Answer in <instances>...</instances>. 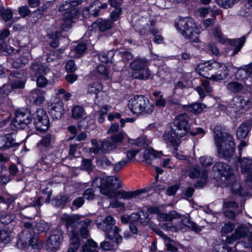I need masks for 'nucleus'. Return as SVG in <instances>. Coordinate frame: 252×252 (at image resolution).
<instances>
[{"mask_svg": "<svg viewBox=\"0 0 252 252\" xmlns=\"http://www.w3.org/2000/svg\"><path fill=\"white\" fill-rule=\"evenodd\" d=\"M92 187L99 189L100 193L109 198L119 197L120 199L130 200L133 198L132 191L124 190L117 191L122 188V181L115 176H109L103 178L96 177L93 179Z\"/></svg>", "mask_w": 252, "mask_h": 252, "instance_id": "obj_1", "label": "nucleus"}, {"mask_svg": "<svg viewBox=\"0 0 252 252\" xmlns=\"http://www.w3.org/2000/svg\"><path fill=\"white\" fill-rule=\"evenodd\" d=\"M178 31L190 42L198 43V30L194 19L190 17L180 18L175 23Z\"/></svg>", "mask_w": 252, "mask_h": 252, "instance_id": "obj_2", "label": "nucleus"}, {"mask_svg": "<svg viewBox=\"0 0 252 252\" xmlns=\"http://www.w3.org/2000/svg\"><path fill=\"white\" fill-rule=\"evenodd\" d=\"M213 169L225 178L226 182L231 185V190L234 193L239 195H243V190L239 182L235 179L233 170L228 164L223 162H218L214 165Z\"/></svg>", "mask_w": 252, "mask_h": 252, "instance_id": "obj_3", "label": "nucleus"}, {"mask_svg": "<svg viewBox=\"0 0 252 252\" xmlns=\"http://www.w3.org/2000/svg\"><path fill=\"white\" fill-rule=\"evenodd\" d=\"M189 120V116L186 113L180 114L175 117L172 127L175 135L179 136V137H182L189 132H190L192 136L198 134H205L203 129L200 127L197 128L195 131H190Z\"/></svg>", "mask_w": 252, "mask_h": 252, "instance_id": "obj_4", "label": "nucleus"}, {"mask_svg": "<svg viewBox=\"0 0 252 252\" xmlns=\"http://www.w3.org/2000/svg\"><path fill=\"white\" fill-rule=\"evenodd\" d=\"M248 34L249 33L245 34L239 38L229 39L223 36L220 27H216L213 31V35L217 41L221 44L227 42L228 45L234 47L230 49V50H232V52L230 54L231 56H235L241 51L246 42Z\"/></svg>", "mask_w": 252, "mask_h": 252, "instance_id": "obj_5", "label": "nucleus"}, {"mask_svg": "<svg viewBox=\"0 0 252 252\" xmlns=\"http://www.w3.org/2000/svg\"><path fill=\"white\" fill-rule=\"evenodd\" d=\"M147 63V60L145 58H139L134 59L130 63V67L132 71V76L134 78L146 80L149 78L151 73Z\"/></svg>", "mask_w": 252, "mask_h": 252, "instance_id": "obj_6", "label": "nucleus"}, {"mask_svg": "<svg viewBox=\"0 0 252 252\" xmlns=\"http://www.w3.org/2000/svg\"><path fill=\"white\" fill-rule=\"evenodd\" d=\"M224 137L225 139L216 146L219 156L229 161L234 155L235 145L234 139L231 135L226 134Z\"/></svg>", "mask_w": 252, "mask_h": 252, "instance_id": "obj_7", "label": "nucleus"}, {"mask_svg": "<svg viewBox=\"0 0 252 252\" xmlns=\"http://www.w3.org/2000/svg\"><path fill=\"white\" fill-rule=\"evenodd\" d=\"M206 71L215 70V74L212 75L213 80L219 81L225 78L228 75L229 70L227 66L224 63L211 60L205 63Z\"/></svg>", "mask_w": 252, "mask_h": 252, "instance_id": "obj_8", "label": "nucleus"}, {"mask_svg": "<svg viewBox=\"0 0 252 252\" xmlns=\"http://www.w3.org/2000/svg\"><path fill=\"white\" fill-rule=\"evenodd\" d=\"M129 110H154V104L150 103L147 97L142 95H136L131 98L128 103Z\"/></svg>", "mask_w": 252, "mask_h": 252, "instance_id": "obj_9", "label": "nucleus"}, {"mask_svg": "<svg viewBox=\"0 0 252 252\" xmlns=\"http://www.w3.org/2000/svg\"><path fill=\"white\" fill-rule=\"evenodd\" d=\"M242 173L245 178L246 185L252 189V159L249 158H238Z\"/></svg>", "mask_w": 252, "mask_h": 252, "instance_id": "obj_10", "label": "nucleus"}, {"mask_svg": "<svg viewBox=\"0 0 252 252\" xmlns=\"http://www.w3.org/2000/svg\"><path fill=\"white\" fill-rule=\"evenodd\" d=\"M103 88L102 83L97 81H94L88 85L87 93L90 95H94V103L98 105L99 109L103 108L104 110H108L106 105L100 104L101 100L99 99V94L103 93Z\"/></svg>", "mask_w": 252, "mask_h": 252, "instance_id": "obj_11", "label": "nucleus"}, {"mask_svg": "<svg viewBox=\"0 0 252 252\" xmlns=\"http://www.w3.org/2000/svg\"><path fill=\"white\" fill-rule=\"evenodd\" d=\"M34 124L36 129L39 131L47 130L49 126L48 115L45 111H35L32 114Z\"/></svg>", "mask_w": 252, "mask_h": 252, "instance_id": "obj_12", "label": "nucleus"}, {"mask_svg": "<svg viewBox=\"0 0 252 252\" xmlns=\"http://www.w3.org/2000/svg\"><path fill=\"white\" fill-rule=\"evenodd\" d=\"M234 70L235 78L239 81H245V80H249L251 81L252 74V62L250 63L244 65L237 68L234 67Z\"/></svg>", "mask_w": 252, "mask_h": 252, "instance_id": "obj_13", "label": "nucleus"}, {"mask_svg": "<svg viewBox=\"0 0 252 252\" xmlns=\"http://www.w3.org/2000/svg\"><path fill=\"white\" fill-rule=\"evenodd\" d=\"M29 71L30 77L32 80H34L35 78L38 76L47 75L49 72L47 65L37 60L31 63Z\"/></svg>", "mask_w": 252, "mask_h": 252, "instance_id": "obj_14", "label": "nucleus"}, {"mask_svg": "<svg viewBox=\"0 0 252 252\" xmlns=\"http://www.w3.org/2000/svg\"><path fill=\"white\" fill-rule=\"evenodd\" d=\"M189 176L191 178H198L196 186L202 188L206 183L208 172L205 169L201 170L199 167H193L190 170Z\"/></svg>", "mask_w": 252, "mask_h": 252, "instance_id": "obj_15", "label": "nucleus"}, {"mask_svg": "<svg viewBox=\"0 0 252 252\" xmlns=\"http://www.w3.org/2000/svg\"><path fill=\"white\" fill-rule=\"evenodd\" d=\"M15 117L14 121L15 123V125L20 128H24L28 124H29L32 121V113L31 111H15Z\"/></svg>", "mask_w": 252, "mask_h": 252, "instance_id": "obj_16", "label": "nucleus"}, {"mask_svg": "<svg viewBox=\"0 0 252 252\" xmlns=\"http://www.w3.org/2000/svg\"><path fill=\"white\" fill-rule=\"evenodd\" d=\"M22 241H23L26 245L31 246L34 249L40 250L41 249L42 242L39 241L38 236L34 235L32 236L28 231H24L20 236Z\"/></svg>", "mask_w": 252, "mask_h": 252, "instance_id": "obj_17", "label": "nucleus"}, {"mask_svg": "<svg viewBox=\"0 0 252 252\" xmlns=\"http://www.w3.org/2000/svg\"><path fill=\"white\" fill-rule=\"evenodd\" d=\"M179 137V136L174 134L172 127L171 131L165 132L162 136L163 140L168 145L173 146L176 151L177 150L178 146L181 143Z\"/></svg>", "mask_w": 252, "mask_h": 252, "instance_id": "obj_18", "label": "nucleus"}, {"mask_svg": "<svg viewBox=\"0 0 252 252\" xmlns=\"http://www.w3.org/2000/svg\"><path fill=\"white\" fill-rule=\"evenodd\" d=\"M114 23L110 19H104L102 18H99L93 23L92 28H98L100 32H104L111 29Z\"/></svg>", "mask_w": 252, "mask_h": 252, "instance_id": "obj_19", "label": "nucleus"}, {"mask_svg": "<svg viewBox=\"0 0 252 252\" xmlns=\"http://www.w3.org/2000/svg\"><path fill=\"white\" fill-rule=\"evenodd\" d=\"M252 126V119L243 122L238 127L236 135L239 139H244L248 136Z\"/></svg>", "mask_w": 252, "mask_h": 252, "instance_id": "obj_20", "label": "nucleus"}, {"mask_svg": "<svg viewBox=\"0 0 252 252\" xmlns=\"http://www.w3.org/2000/svg\"><path fill=\"white\" fill-rule=\"evenodd\" d=\"M61 243V234L60 233L52 234L47 242V249L51 252H54L59 249Z\"/></svg>", "mask_w": 252, "mask_h": 252, "instance_id": "obj_21", "label": "nucleus"}, {"mask_svg": "<svg viewBox=\"0 0 252 252\" xmlns=\"http://www.w3.org/2000/svg\"><path fill=\"white\" fill-rule=\"evenodd\" d=\"M45 92L39 89H34L32 92L30 100L35 105H39L45 101Z\"/></svg>", "mask_w": 252, "mask_h": 252, "instance_id": "obj_22", "label": "nucleus"}, {"mask_svg": "<svg viewBox=\"0 0 252 252\" xmlns=\"http://www.w3.org/2000/svg\"><path fill=\"white\" fill-rule=\"evenodd\" d=\"M120 229L117 226H115L105 232L106 237L110 240H113L117 244H120L122 242L123 238L119 234Z\"/></svg>", "mask_w": 252, "mask_h": 252, "instance_id": "obj_23", "label": "nucleus"}, {"mask_svg": "<svg viewBox=\"0 0 252 252\" xmlns=\"http://www.w3.org/2000/svg\"><path fill=\"white\" fill-rule=\"evenodd\" d=\"M46 104H47V106L45 108H37L36 110H45V109L47 110H56V109L58 110H65L63 108V101L58 98H56L53 102L47 101Z\"/></svg>", "mask_w": 252, "mask_h": 252, "instance_id": "obj_24", "label": "nucleus"}, {"mask_svg": "<svg viewBox=\"0 0 252 252\" xmlns=\"http://www.w3.org/2000/svg\"><path fill=\"white\" fill-rule=\"evenodd\" d=\"M84 218L82 215H74L72 216L64 215L63 218V220L65 223L66 226L74 227L76 223H79V220Z\"/></svg>", "mask_w": 252, "mask_h": 252, "instance_id": "obj_25", "label": "nucleus"}, {"mask_svg": "<svg viewBox=\"0 0 252 252\" xmlns=\"http://www.w3.org/2000/svg\"><path fill=\"white\" fill-rule=\"evenodd\" d=\"M115 220L111 216H107L102 222L97 224L98 227L101 228L104 232H106L114 227Z\"/></svg>", "mask_w": 252, "mask_h": 252, "instance_id": "obj_26", "label": "nucleus"}, {"mask_svg": "<svg viewBox=\"0 0 252 252\" xmlns=\"http://www.w3.org/2000/svg\"><path fill=\"white\" fill-rule=\"evenodd\" d=\"M114 55L115 53L113 50L102 52L99 54L98 58L100 61L102 63H113L114 62Z\"/></svg>", "mask_w": 252, "mask_h": 252, "instance_id": "obj_27", "label": "nucleus"}, {"mask_svg": "<svg viewBox=\"0 0 252 252\" xmlns=\"http://www.w3.org/2000/svg\"><path fill=\"white\" fill-rule=\"evenodd\" d=\"M162 155L160 152H157L153 149H148L145 150L143 154V158L147 163L151 164V160L156 158H159Z\"/></svg>", "mask_w": 252, "mask_h": 252, "instance_id": "obj_28", "label": "nucleus"}, {"mask_svg": "<svg viewBox=\"0 0 252 252\" xmlns=\"http://www.w3.org/2000/svg\"><path fill=\"white\" fill-rule=\"evenodd\" d=\"M12 231L8 227L0 228V242L5 244L9 243L12 237Z\"/></svg>", "mask_w": 252, "mask_h": 252, "instance_id": "obj_29", "label": "nucleus"}, {"mask_svg": "<svg viewBox=\"0 0 252 252\" xmlns=\"http://www.w3.org/2000/svg\"><path fill=\"white\" fill-rule=\"evenodd\" d=\"M226 134H228L223 132L221 126H216L214 128V137L216 145L219 144L220 142L223 140Z\"/></svg>", "mask_w": 252, "mask_h": 252, "instance_id": "obj_30", "label": "nucleus"}, {"mask_svg": "<svg viewBox=\"0 0 252 252\" xmlns=\"http://www.w3.org/2000/svg\"><path fill=\"white\" fill-rule=\"evenodd\" d=\"M249 231V227L245 224H241L238 226L235 230L234 236L236 239H240L246 237Z\"/></svg>", "mask_w": 252, "mask_h": 252, "instance_id": "obj_31", "label": "nucleus"}, {"mask_svg": "<svg viewBox=\"0 0 252 252\" xmlns=\"http://www.w3.org/2000/svg\"><path fill=\"white\" fill-rule=\"evenodd\" d=\"M237 103H239L238 107L244 109L245 110H248L252 107V101L250 99H245L243 96H239L237 98Z\"/></svg>", "mask_w": 252, "mask_h": 252, "instance_id": "obj_32", "label": "nucleus"}, {"mask_svg": "<svg viewBox=\"0 0 252 252\" xmlns=\"http://www.w3.org/2000/svg\"><path fill=\"white\" fill-rule=\"evenodd\" d=\"M226 88L230 92L236 94L241 91L244 87L241 83L237 81H231L227 83Z\"/></svg>", "mask_w": 252, "mask_h": 252, "instance_id": "obj_33", "label": "nucleus"}, {"mask_svg": "<svg viewBox=\"0 0 252 252\" xmlns=\"http://www.w3.org/2000/svg\"><path fill=\"white\" fill-rule=\"evenodd\" d=\"M97 247V244L92 239H90L83 246L82 252H98L96 250Z\"/></svg>", "mask_w": 252, "mask_h": 252, "instance_id": "obj_34", "label": "nucleus"}, {"mask_svg": "<svg viewBox=\"0 0 252 252\" xmlns=\"http://www.w3.org/2000/svg\"><path fill=\"white\" fill-rule=\"evenodd\" d=\"M182 222L185 226L188 227L196 232H199L201 230V227L198 226L195 222L192 221L189 217H185L183 219Z\"/></svg>", "mask_w": 252, "mask_h": 252, "instance_id": "obj_35", "label": "nucleus"}, {"mask_svg": "<svg viewBox=\"0 0 252 252\" xmlns=\"http://www.w3.org/2000/svg\"><path fill=\"white\" fill-rule=\"evenodd\" d=\"M14 51L13 47L8 45L6 41L0 40V54L7 56Z\"/></svg>", "mask_w": 252, "mask_h": 252, "instance_id": "obj_36", "label": "nucleus"}, {"mask_svg": "<svg viewBox=\"0 0 252 252\" xmlns=\"http://www.w3.org/2000/svg\"><path fill=\"white\" fill-rule=\"evenodd\" d=\"M3 140L4 142V144L3 146L0 147L1 150H4L5 148L17 147L19 145V144L15 142V139L11 135H7L6 137L3 138Z\"/></svg>", "mask_w": 252, "mask_h": 252, "instance_id": "obj_37", "label": "nucleus"}, {"mask_svg": "<svg viewBox=\"0 0 252 252\" xmlns=\"http://www.w3.org/2000/svg\"><path fill=\"white\" fill-rule=\"evenodd\" d=\"M28 62V60L24 56L15 58L12 63L13 68L16 69H20L24 66Z\"/></svg>", "mask_w": 252, "mask_h": 252, "instance_id": "obj_38", "label": "nucleus"}, {"mask_svg": "<svg viewBox=\"0 0 252 252\" xmlns=\"http://www.w3.org/2000/svg\"><path fill=\"white\" fill-rule=\"evenodd\" d=\"M9 77L11 78H14L18 80L27 78L26 72L23 69H18L11 71Z\"/></svg>", "mask_w": 252, "mask_h": 252, "instance_id": "obj_39", "label": "nucleus"}, {"mask_svg": "<svg viewBox=\"0 0 252 252\" xmlns=\"http://www.w3.org/2000/svg\"><path fill=\"white\" fill-rule=\"evenodd\" d=\"M160 218L163 219L165 221H171L174 219L180 218V215L177 212L173 211H170L168 213L161 214Z\"/></svg>", "mask_w": 252, "mask_h": 252, "instance_id": "obj_40", "label": "nucleus"}, {"mask_svg": "<svg viewBox=\"0 0 252 252\" xmlns=\"http://www.w3.org/2000/svg\"><path fill=\"white\" fill-rule=\"evenodd\" d=\"M14 215H10L6 213L0 214V222L4 224H8L13 221Z\"/></svg>", "mask_w": 252, "mask_h": 252, "instance_id": "obj_41", "label": "nucleus"}, {"mask_svg": "<svg viewBox=\"0 0 252 252\" xmlns=\"http://www.w3.org/2000/svg\"><path fill=\"white\" fill-rule=\"evenodd\" d=\"M64 68L66 73H75L77 68L75 62L73 60L67 61L65 64Z\"/></svg>", "mask_w": 252, "mask_h": 252, "instance_id": "obj_42", "label": "nucleus"}, {"mask_svg": "<svg viewBox=\"0 0 252 252\" xmlns=\"http://www.w3.org/2000/svg\"><path fill=\"white\" fill-rule=\"evenodd\" d=\"M87 50V45L84 42H80L77 44L74 49V51L79 56L84 54Z\"/></svg>", "mask_w": 252, "mask_h": 252, "instance_id": "obj_43", "label": "nucleus"}, {"mask_svg": "<svg viewBox=\"0 0 252 252\" xmlns=\"http://www.w3.org/2000/svg\"><path fill=\"white\" fill-rule=\"evenodd\" d=\"M85 203V200L83 197H77L73 201L71 207V210L77 209L81 207Z\"/></svg>", "mask_w": 252, "mask_h": 252, "instance_id": "obj_44", "label": "nucleus"}, {"mask_svg": "<svg viewBox=\"0 0 252 252\" xmlns=\"http://www.w3.org/2000/svg\"><path fill=\"white\" fill-rule=\"evenodd\" d=\"M46 75H41L36 77L35 80H36L37 87L40 88L45 87L48 83V80L45 77Z\"/></svg>", "mask_w": 252, "mask_h": 252, "instance_id": "obj_45", "label": "nucleus"}, {"mask_svg": "<svg viewBox=\"0 0 252 252\" xmlns=\"http://www.w3.org/2000/svg\"><path fill=\"white\" fill-rule=\"evenodd\" d=\"M96 5H97V8H95V9H93L92 10V14L94 16V17H97L99 15V11L100 9H106L107 7L108 4L107 3L105 2L102 3L99 0L96 1Z\"/></svg>", "mask_w": 252, "mask_h": 252, "instance_id": "obj_46", "label": "nucleus"}, {"mask_svg": "<svg viewBox=\"0 0 252 252\" xmlns=\"http://www.w3.org/2000/svg\"><path fill=\"white\" fill-rule=\"evenodd\" d=\"M132 114L133 115H135V116L132 117V118H127L125 119H121L120 120V123H121V126L122 127H124V125H125V123L126 122H130V123H132L136 119V118L139 117V116L140 115H143L142 113L144 112V111H141V112H139L138 113H136L135 111H131Z\"/></svg>", "mask_w": 252, "mask_h": 252, "instance_id": "obj_47", "label": "nucleus"}, {"mask_svg": "<svg viewBox=\"0 0 252 252\" xmlns=\"http://www.w3.org/2000/svg\"><path fill=\"white\" fill-rule=\"evenodd\" d=\"M110 15V20L113 23L117 21L122 13V8H114Z\"/></svg>", "mask_w": 252, "mask_h": 252, "instance_id": "obj_48", "label": "nucleus"}, {"mask_svg": "<svg viewBox=\"0 0 252 252\" xmlns=\"http://www.w3.org/2000/svg\"><path fill=\"white\" fill-rule=\"evenodd\" d=\"M70 240L71 242L70 246L74 247L76 249H78L80 245V241L77 234L75 232H72V236L70 237Z\"/></svg>", "mask_w": 252, "mask_h": 252, "instance_id": "obj_49", "label": "nucleus"}, {"mask_svg": "<svg viewBox=\"0 0 252 252\" xmlns=\"http://www.w3.org/2000/svg\"><path fill=\"white\" fill-rule=\"evenodd\" d=\"M54 139V136L51 134H46L40 141L39 144L44 147L48 146L51 141Z\"/></svg>", "mask_w": 252, "mask_h": 252, "instance_id": "obj_50", "label": "nucleus"}, {"mask_svg": "<svg viewBox=\"0 0 252 252\" xmlns=\"http://www.w3.org/2000/svg\"><path fill=\"white\" fill-rule=\"evenodd\" d=\"M102 152H108L115 148V145L108 140L102 141Z\"/></svg>", "mask_w": 252, "mask_h": 252, "instance_id": "obj_51", "label": "nucleus"}, {"mask_svg": "<svg viewBox=\"0 0 252 252\" xmlns=\"http://www.w3.org/2000/svg\"><path fill=\"white\" fill-rule=\"evenodd\" d=\"M18 13L21 17H26L31 14V11L27 5H24L19 7Z\"/></svg>", "mask_w": 252, "mask_h": 252, "instance_id": "obj_52", "label": "nucleus"}, {"mask_svg": "<svg viewBox=\"0 0 252 252\" xmlns=\"http://www.w3.org/2000/svg\"><path fill=\"white\" fill-rule=\"evenodd\" d=\"M56 205L59 207H63L65 204L70 201L71 199L66 195L61 196L59 198H56Z\"/></svg>", "mask_w": 252, "mask_h": 252, "instance_id": "obj_53", "label": "nucleus"}, {"mask_svg": "<svg viewBox=\"0 0 252 252\" xmlns=\"http://www.w3.org/2000/svg\"><path fill=\"white\" fill-rule=\"evenodd\" d=\"M217 2L220 7L226 9L233 5L234 0H217Z\"/></svg>", "mask_w": 252, "mask_h": 252, "instance_id": "obj_54", "label": "nucleus"}, {"mask_svg": "<svg viewBox=\"0 0 252 252\" xmlns=\"http://www.w3.org/2000/svg\"><path fill=\"white\" fill-rule=\"evenodd\" d=\"M78 78V75L74 73H67L65 76V81L70 84L74 83Z\"/></svg>", "mask_w": 252, "mask_h": 252, "instance_id": "obj_55", "label": "nucleus"}, {"mask_svg": "<svg viewBox=\"0 0 252 252\" xmlns=\"http://www.w3.org/2000/svg\"><path fill=\"white\" fill-rule=\"evenodd\" d=\"M84 199L85 198L87 200H93L94 198V191L92 188H88L86 189L83 192Z\"/></svg>", "mask_w": 252, "mask_h": 252, "instance_id": "obj_56", "label": "nucleus"}, {"mask_svg": "<svg viewBox=\"0 0 252 252\" xmlns=\"http://www.w3.org/2000/svg\"><path fill=\"white\" fill-rule=\"evenodd\" d=\"M128 163V160L123 159L113 165V171L115 173L120 171Z\"/></svg>", "mask_w": 252, "mask_h": 252, "instance_id": "obj_57", "label": "nucleus"}, {"mask_svg": "<svg viewBox=\"0 0 252 252\" xmlns=\"http://www.w3.org/2000/svg\"><path fill=\"white\" fill-rule=\"evenodd\" d=\"M3 11L2 16H1L2 19L5 22L10 20L13 17V11L8 8L5 9V8Z\"/></svg>", "mask_w": 252, "mask_h": 252, "instance_id": "obj_58", "label": "nucleus"}, {"mask_svg": "<svg viewBox=\"0 0 252 252\" xmlns=\"http://www.w3.org/2000/svg\"><path fill=\"white\" fill-rule=\"evenodd\" d=\"M128 142L132 145H135L139 147L143 146L146 143L145 139L143 137H139L136 139H129Z\"/></svg>", "mask_w": 252, "mask_h": 252, "instance_id": "obj_59", "label": "nucleus"}, {"mask_svg": "<svg viewBox=\"0 0 252 252\" xmlns=\"http://www.w3.org/2000/svg\"><path fill=\"white\" fill-rule=\"evenodd\" d=\"M81 168L88 171L92 170V162L91 159H84L82 161Z\"/></svg>", "mask_w": 252, "mask_h": 252, "instance_id": "obj_60", "label": "nucleus"}, {"mask_svg": "<svg viewBox=\"0 0 252 252\" xmlns=\"http://www.w3.org/2000/svg\"><path fill=\"white\" fill-rule=\"evenodd\" d=\"M103 167H107L112 165L111 161L105 156L102 157L97 161Z\"/></svg>", "mask_w": 252, "mask_h": 252, "instance_id": "obj_61", "label": "nucleus"}, {"mask_svg": "<svg viewBox=\"0 0 252 252\" xmlns=\"http://www.w3.org/2000/svg\"><path fill=\"white\" fill-rule=\"evenodd\" d=\"M26 81L27 78L17 80L13 83L12 86L16 89H23L25 86Z\"/></svg>", "mask_w": 252, "mask_h": 252, "instance_id": "obj_62", "label": "nucleus"}, {"mask_svg": "<svg viewBox=\"0 0 252 252\" xmlns=\"http://www.w3.org/2000/svg\"><path fill=\"white\" fill-rule=\"evenodd\" d=\"M125 134L123 132H120L118 134H113L111 138L112 141L114 143L121 142L125 137Z\"/></svg>", "mask_w": 252, "mask_h": 252, "instance_id": "obj_63", "label": "nucleus"}, {"mask_svg": "<svg viewBox=\"0 0 252 252\" xmlns=\"http://www.w3.org/2000/svg\"><path fill=\"white\" fill-rule=\"evenodd\" d=\"M235 228L234 224L231 222L225 223L224 226L222 227V232L223 233H228L231 232Z\"/></svg>", "mask_w": 252, "mask_h": 252, "instance_id": "obj_64", "label": "nucleus"}]
</instances>
